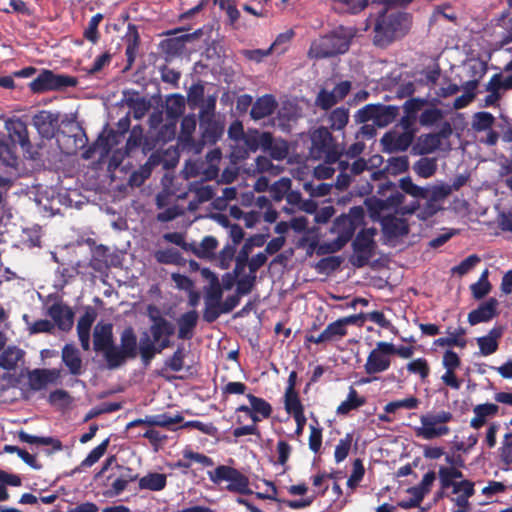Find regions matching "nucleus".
Instances as JSON below:
<instances>
[{
    "mask_svg": "<svg viewBox=\"0 0 512 512\" xmlns=\"http://www.w3.org/2000/svg\"><path fill=\"white\" fill-rule=\"evenodd\" d=\"M146 315L150 321L149 334L144 333L140 338L139 353L143 363L149 365L156 354L172 346L170 338L175 334L176 327L154 304L147 306Z\"/></svg>",
    "mask_w": 512,
    "mask_h": 512,
    "instance_id": "nucleus-1",
    "label": "nucleus"
},
{
    "mask_svg": "<svg viewBox=\"0 0 512 512\" xmlns=\"http://www.w3.org/2000/svg\"><path fill=\"white\" fill-rule=\"evenodd\" d=\"M365 212L361 206H353L347 214H341L333 221L331 232L337 237L330 243L320 245L319 255L334 253L341 250L354 236L358 227L364 224Z\"/></svg>",
    "mask_w": 512,
    "mask_h": 512,
    "instance_id": "nucleus-2",
    "label": "nucleus"
},
{
    "mask_svg": "<svg viewBox=\"0 0 512 512\" xmlns=\"http://www.w3.org/2000/svg\"><path fill=\"white\" fill-rule=\"evenodd\" d=\"M354 32L350 28L339 26L330 33L314 41L309 49V56L316 59H325L349 50Z\"/></svg>",
    "mask_w": 512,
    "mask_h": 512,
    "instance_id": "nucleus-3",
    "label": "nucleus"
},
{
    "mask_svg": "<svg viewBox=\"0 0 512 512\" xmlns=\"http://www.w3.org/2000/svg\"><path fill=\"white\" fill-rule=\"evenodd\" d=\"M102 476H105L103 484L109 487L106 495L110 497L120 495L127 488V485L138 477L132 468L119 464L116 455L106 458L95 478Z\"/></svg>",
    "mask_w": 512,
    "mask_h": 512,
    "instance_id": "nucleus-4",
    "label": "nucleus"
},
{
    "mask_svg": "<svg viewBox=\"0 0 512 512\" xmlns=\"http://www.w3.org/2000/svg\"><path fill=\"white\" fill-rule=\"evenodd\" d=\"M309 156L313 160H323L335 164L343 158V148L333 137L328 127L319 126L310 133Z\"/></svg>",
    "mask_w": 512,
    "mask_h": 512,
    "instance_id": "nucleus-5",
    "label": "nucleus"
},
{
    "mask_svg": "<svg viewBox=\"0 0 512 512\" xmlns=\"http://www.w3.org/2000/svg\"><path fill=\"white\" fill-rule=\"evenodd\" d=\"M408 30V14L402 12L388 14L381 11L374 24L373 43L379 47L390 44L397 35L405 34Z\"/></svg>",
    "mask_w": 512,
    "mask_h": 512,
    "instance_id": "nucleus-6",
    "label": "nucleus"
},
{
    "mask_svg": "<svg viewBox=\"0 0 512 512\" xmlns=\"http://www.w3.org/2000/svg\"><path fill=\"white\" fill-rule=\"evenodd\" d=\"M183 420L184 418H135L126 425V429L130 430L135 427L145 428L143 438L148 439L150 444L157 448L167 439V435L162 433L158 428L177 431V425Z\"/></svg>",
    "mask_w": 512,
    "mask_h": 512,
    "instance_id": "nucleus-7",
    "label": "nucleus"
},
{
    "mask_svg": "<svg viewBox=\"0 0 512 512\" xmlns=\"http://www.w3.org/2000/svg\"><path fill=\"white\" fill-rule=\"evenodd\" d=\"M375 227L362 228L352 242L354 255L351 257V263L356 268L366 266L375 254L376 241L374 237L377 235Z\"/></svg>",
    "mask_w": 512,
    "mask_h": 512,
    "instance_id": "nucleus-8",
    "label": "nucleus"
},
{
    "mask_svg": "<svg viewBox=\"0 0 512 512\" xmlns=\"http://www.w3.org/2000/svg\"><path fill=\"white\" fill-rule=\"evenodd\" d=\"M209 479L214 484L223 481L228 482L226 489L243 495H250L253 491L249 488V478L234 467L219 465L214 471L208 472Z\"/></svg>",
    "mask_w": 512,
    "mask_h": 512,
    "instance_id": "nucleus-9",
    "label": "nucleus"
},
{
    "mask_svg": "<svg viewBox=\"0 0 512 512\" xmlns=\"http://www.w3.org/2000/svg\"><path fill=\"white\" fill-rule=\"evenodd\" d=\"M77 83L76 77L55 74L51 70L44 69L29 83V88L33 93L39 94L47 91H57L68 87H75Z\"/></svg>",
    "mask_w": 512,
    "mask_h": 512,
    "instance_id": "nucleus-10",
    "label": "nucleus"
},
{
    "mask_svg": "<svg viewBox=\"0 0 512 512\" xmlns=\"http://www.w3.org/2000/svg\"><path fill=\"white\" fill-rule=\"evenodd\" d=\"M137 336L133 327L124 328L120 335V346L115 345L110 355V368L116 369L126 363L128 359H135L138 355Z\"/></svg>",
    "mask_w": 512,
    "mask_h": 512,
    "instance_id": "nucleus-11",
    "label": "nucleus"
},
{
    "mask_svg": "<svg viewBox=\"0 0 512 512\" xmlns=\"http://www.w3.org/2000/svg\"><path fill=\"white\" fill-rule=\"evenodd\" d=\"M114 346L113 325L111 323H97L93 332V349L97 353L103 354L108 368H110V355L113 354Z\"/></svg>",
    "mask_w": 512,
    "mask_h": 512,
    "instance_id": "nucleus-12",
    "label": "nucleus"
},
{
    "mask_svg": "<svg viewBox=\"0 0 512 512\" xmlns=\"http://www.w3.org/2000/svg\"><path fill=\"white\" fill-rule=\"evenodd\" d=\"M237 130L241 135L245 148H241L235 151L237 158L245 159L248 157L249 152H256L259 148L262 150L271 144V133L270 132H259L258 130H248L244 132L242 125L238 124Z\"/></svg>",
    "mask_w": 512,
    "mask_h": 512,
    "instance_id": "nucleus-13",
    "label": "nucleus"
},
{
    "mask_svg": "<svg viewBox=\"0 0 512 512\" xmlns=\"http://www.w3.org/2000/svg\"><path fill=\"white\" fill-rule=\"evenodd\" d=\"M391 347H388V342L379 341L376 347L369 353L366 363L364 365L365 372L368 375L382 373L389 369L391 365L390 354Z\"/></svg>",
    "mask_w": 512,
    "mask_h": 512,
    "instance_id": "nucleus-14",
    "label": "nucleus"
},
{
    "mask_svg": "<svg viewBox=\"0 0 512 512\" xmlns=\"http://www.w3.org/2000/svg\"><path fill=\"white\" fill-rule=\"evenodd\" d=\"M421 425L415 427V435L423 439H435L449 434L447 426L451 418H420Z\"/></svg>",
    "mask_w": 512,
    "mask_h": 512,
    "instance_id": "nucleus-15",
    "label": "nucleus"
},
{
    "mask_svg": "<svg viewBox=\"0 0 512 512\" xmlns=\"http://www.w3.org/2000/svg\"><path fill=\"white\" fill-rule=\"evenodd\" d=\"M201 138L197 141L194 153L198 154L205 145H214L223 134V126L211 118L200 120Z\"/></svg>",
    "mask_w": 512,
    "mask_h": 512,
    "instance_id": "nucleus-16",
    "label": "nucleus"
},
{
    "mask_svg": "<svg viewBox=\"0 0 512 512\" xmlns=\"http://www.w3.org/2000/svg\"><path fill=\"white\" fill-rule=\"evenodd\" d=\"M33 124L42 138L52 139L59 129V114L42 110L34 115Z\"/></svg>",
    "mask_w": 512,
    "mask_h": 512,
    "instance_id": "nucleus-17",
    "label": "nucleus"
},
{
    "mask_svg": "<svg viewBox=\"0 0 512 512\" xmlns=\"http://www.w3.org/2000/svg\"><path fill=\"white\" fill-rule=\"evenodd\" d=\"M414 137V131L397 132L392 130L384 134L381 142L389 152H403L410 147Z\"/></svg>",
    "mask_w": 512,
    "mask_h": 512,
    "instance_id": "nucleus-18",
    "label": "nucleus"
},
{
    "mask_svg": "<svg viewBox=\"0 0 512 512\" xmlns=\"http://www.w3.org/2000/svg\"><path fill=\"white\" fill-rule=\"evenodd\" d=\"M348 333L347 328L343 324L341 318L328 324V326L318 336H305V343L322 344L325 342L337 341L342 339Z\"/></svg>",
    "mask_w": 512,
    "mask_h": 512,
    "instance_id": "nucleus-19",
    "label": "nucleus"
},
{
    "mask_svg": "<svg viewBox=\"0 0 512 512\" xmlns=\"http://www.w3.org/2000/svg\"><path fill=\"white\" fill-rule=\"evenodd\" d=\"M47 314L60 330L69 331L73 327L74 312L69 306L56 302L48 308Z\"/></svg>",
    "mask_w": 512,
    "mask_h": 512,
    "instance_id": "nucleus-20",
    "label": "nucleus"
},
{
    "mask_svg": "<svg viewBox=\"0 0 512 512\" xmlns=\"http://www.w3.org/2000/svg\"><path fill=\"white\" fill-rule=\"evenodd\" d=\"M196 124V118L194 115H187L183 117L178 135V145L182 150L194 153V149L197 146V141H195L193 137Z\"/></svg>",
    "mask_w": 512,
    "mask_h": 512,
    "instance_id": "nucleus-21",
    "label": "nucleus"
},
{
    "mask_svg": "<svg viewBox=\"0 0 512 512\" xmlns=\"http://www.w3.org/2000/svg\"><path fill=\"white\" fill-rule=\"evenodd\" d=\"M498 300L496 298H489L481 303L476 309L468 314V322L474 326L479 323L488 322L497 316Z\"/></svg>",
    "mask_w": 512,
    "mask_h": 512,
    "instance_id": "nucleus-22",
    "label": "nucleus"
},
{
    "mask_svg": "<svg viewBox=\"0 0 512 512\" xmlns=\"http://www.w3.org/2000/svg\"><path fill=\"white\" fill-rule=\"evenodd\" d=\"M378 194L383 197L389 210H394L395 212L400 213V208L405 196L398 190L395 183L388 180L380 184Z\"/></svg>",
    "mask_w": 512,
    "mask_h": 512,
    "instance_id": "nucleus-23",
    "label": "nucleus"
},
{
    "mask_svg": "<svg viewBox=\"0 0 512 512\" xmlns=\"http://www.w3.org/2000/svg\"><path fill=\"white\" fill-rule=\"evenodd\" d=\"M383 234L388 239H395L406 236L409 233V226L405 219L394 215H387L380 220Z\"/></svg>",
    "mask_w": 512,
    "mask_h": 512,
    "instance_id": "nucleus-24",
    "label": "nucleus"
},
{
    "mask_svg": "<svg viewBox=\"0 0 512 512\" xmlns=\"http://www.w3.org/2000/svg\"><path fill=\"white\" fill-rule=\"evenodd\" d=\"M452 492L457 495L451 499L458 507L457 510L468 512L470 510L469 499L475 494V483L468 479H462L458 485H455Z\"/></svg>",
    "mask_w": 512,
    "mask_h": 512,
    "instance_id": "nucleus-25",
    "label": "nucleus"
},
{
    "mask_svg": "<svg viewBox=\"0 0 512 512\" xmlns=\"http://www.w3.org/2000/svg\"><path fill=\"white\" fill-rule=\"evenodd\" d=\"M123 39L126 44L125 56L127 64L125 70H129L135 62L140 46V35L135 24H128L127 32Z\"/></svg>",
    "mask_w": 512,
    "mask_h": 512,
    "instance_id": "nucleus-26",
    "label": "nucleus"
},
{
    "mask_svg": "<svg viewBox=\"0 0 512 512\" xmlns=\"http://www.w3.org/2000/svg\"><path fill=\"white\" fill-rule=\"evenodd\" d=\"M199 314L196 310H190L183 313L177 319L178 333L177 337L182 340H190L194 336L195 328L198 324Z\"/></svg>",
    "mask_w": 512,
    "mask_h": 512,
    "instance_id": "nucleus-27",
    "label": "nucleus"
},
{
    "mask_svg": "<svg viewBox=\"0 0 512 512\" xmlns=\"http://www.w3.org/2000/svg\"><path fill=\"white\" fill-rule=\"evenodd\" d=\"M504 329L502 326L493 327L487 335L478 337L477 344L479 347L480 354L488 356L495 353L498 350V340L502 337Z\"/></svg>",
    "mask_w": 512,
    "mask_h": 512,
    "instance_id": "nucleus-28",
    "label": "nucleus"
},
{
    "mask_svg": "<svg viewBox=\"0 0 512 512\" xmlns=\"http://www.w3.org/2000/svg\"><path fill=\"white\" fill-rule=\"evenodd\" d=\"M277 108V102L273 95L265 94L253 103L250 116L254 120H260L272 115Z\"/></svg>",
    "mask_w": 512,
    "mask_h": 512,
    "instance_id": "nucleus-29",
    "label": "nucleus"
},
{
    "mask_svg": "<svg viewBox=\"0 0 512 512\" xmlns=\"http://www.w3.org/2000/svg\"><path fill=\"white\" fill-rule=\"evenodd\" d=\"M62 362L69 373L78 376L82 373V359L79 350L72 344H66L62 349Z\"/></svg>",
    "mask_w": 512,
    "mask_h": 512,
    "instance_id": "nucleus-30",
    "label": "nucleus"
},
{
    "mask_svg": "<svg viewBox=\"0 0 512 512\" xmlns=\"http://www.w3.org/2000/svg\"><path fill=\"white\" fill-rule=\"evenodd\" d=\"M60 149L66 154L76 153L79 148H83L87 142L84 132L74 134L72 136L66 135L62 132L57 139Z\"/></svg>",
    "mask_w": 512,
    "mask_h": 512,
    "instance_id": "nucleus-31",
    "label": "nucleus"
},
{
    "mask_svg": "<svg viewBox=\"0 0 512 512\" xmlns=\"http://www.w3.org/2000/svg\"><path fill=\"white\" fill-rule=\"evenodd\" d=\"M376 115L374 125L383 128L395 121L399 115V107L396 105L376 104Z\"/></svg>",
    "mask_w": 512,
    "mask_h": 512,
    "instance_id": "nucleus-32",
    "label": "nucleus"
},
{
    "mask_svg": "<svg viewBox=\"0 0 512 512\" xmlns=\"http://www.w3.org/2000/svg\"><path fill=\"white\" fill-rule=\"evenodd\" d=\"M8 130L9 135L6 138L11 140L12 144L16 146V143H18L23 148L30 145L27 126L23 121L17 120L12 122Z\"/></svg>",
    "mask_w": 512,
    "mask_h": 512,
    "instance_id": "nucleus-33",
    "label": "nucleus"
},
{
    "mask_svg": "<svg viewBox=\"0 0 512 512\" xmlns=\"http://www.w3.org/2000/svg\"><path fill=\"white\" fill-rule=\"evenodd\" d=\"M108 258L109 248L102 244L97 245L92 250V255L88 265L96 272H103L109 268Z\"/></svg>",
    "mask_w": 512,
    "mask_h": 512,
    "instance_id": "nucleus-34",
    "label": "nucleus"
},
{
    "mask_svg": "<svg viewBox=\"0 0 512 512\" xmlns=\"http://www.w3.org/2000/svg\"><path fill=\"white\" fill-rule=\"evenodd\" d=\"M162 52L168 57H177L182 55L186 49V41L182 34L164 39L160 43Z\"/></svg>",
    "mask_w": 512,
    "mask_h": 512,
    "instance_id": "nucleus-35",
    "label": "nucleus"
},
{
    "mask_svg": "<svg viewBox=\"0 0 512 512\" xmlns=\"http://www.w3.org/2000/svg\"><path fill=\"white\" fill-rule=\"evenodd\" d=\"M16 146L6 136L0 137V163L7 167H16L18 157L15 152Z\"/></svg>",
    "mask_w": 512,
    "mask_h": 512,
    "instance_id": "nucleus-36",
    "label": "nucleus"
},
{
    "mask_svg": "<svg viewBox=\"0 0 512 512\" xmlns=\"http://www.w3.org/2000/svg\"><path fill=\"white\" fill-rule=\"evenodd\" d=\"M349 122V109L338 107L332 110L328 115L329 130L342 131Z\"/></svg>",
    "mask_w": 512,
    "mask_h": 512,
    "instance_id": "nucleus-37",
    "label": "nucleus"
},
{
    "mask_svg": "<svg viewBox=\"0 0 512 512\" xmlns=\"http://www.w3.org/2000/svg\"><path fill=\"white\" fill-rule=\"evenodd\" d=\"M18 438L20 441L28 443V444H38V445H51L53 451H61L63 448L62 442L59 439L53 437H41L30 435L26 433L24 430H20L18 432Z\"/></svg>",
    "mask_w": 512,
    "mask_h": 512,
    "instance_id": "nucleus-38",
    "label": "nucleus"
},
{
    "mask_svg": "<svg viewBox=\"0 0 512 512\" xmlns=\"http://www.w3.org/2000/svg\"><path fill=\"white\" fill-rule=\"evenodd\" d=\"M167 478L162 473H149L139 480V488L160 491L166 487Z\"/></svg>",
    "mask_w": 512,
    "mask_h": 512,
    "instance_id": "nucleus-39",
    "label": "nucleus"
},
{
    "mask_svg": "<svg viewBox=\"0 0 512 512\" xmlns=\"http://www.w3.org/2000/svg\"><path fill=\"white\" fill-rule=\"evenodd\" d=\"M56 372L46 369H36L29 374L30 386L35 390L44 388L49 382L53 380Z\"/></svg>",
    "mask_w": 512,
    "mask_h": 512,
    "instance_id": "nucleus-40",
    "label": "nucleus"
},
{
    "mask_svg": "<svg viewBox=\"0 0 512 512\" xmlns=\"http://www.w3.org/2000/svg\"><path fill=\"white\" fill-rule=\"evenodd\" d=\"M413 170L421 178H430L437 171V159L422 157L414 163Z\"/></svg>",
    "mask_w": 512,
    "mask_h": 512,
    "instance_id": "nucleus-41",
    "label": "nucleus"
},
{
    "mask_svg": "<svg viewBox=\"0 0 512 512\" xmlns=\"http://www.w3.org/2000/svg\"><path fill=\"white\" fill-rule=\"evenodd\" d=\"M489 270L485 269L477 282L470 285V290L473 297L477 300L484 298L492 289V285L488 280Z\"/></svg>",
    "mask_w": 512,
    "mask_h": 512,
    "instance_id": "nucleus-42",
    "label": "nucleus"
},
{
    "mask_svg": "<svg viewBox=\"0 0 512 512\" xmlns=\"http://www.w3.org/2000/svg\"><path fill=\"white\" fill-rule=\"evenodd\" d=\"M399 187L404 193L416 199H426L429 196V190L413 183L411 177L409 176L400 179Z\"/></svg>",
    "mask_w": 512,
    "mask_h": 512,
    "instance_id": "nucleus-43",
    "label": "nucleus"
},
{
    "mask_svg": "<svg viewBox=\"0 0 512 512\" xmlns=\"http://www.w3.org/2000/svg\"><path fill=\"white\" fill-rule=\"evenodd\" d=\"M23 355L22 350L16 347H8L0 354V367L6 370L14 369Z\"/></svg>",
    "mask_w": 512,
    "mask_h": 512,
    "instance_id": "nucleus-44",
    "label": "nucleus"
},
{
    "mask_svg": "<svg viewBox=\"0 0 512 512\" xmlns=\"http://www.w3.org/2000/svg\"><path fill=\"white\" fill-rule=\"evenodd\" d=\"M284 406L290 416H304V408L297 391L285 392Z\"/></svg>",
    "mask_w": 512,
    "mask_h": 512,
    "instance_id": "nucleus-45",
    "label": "nucleus"
},
{
    "mask_svg": "<svg viewBox=\"0 0 512 512\" xmlns=\"http://www.w3.org/2000/svg\"><path fill=\"white\" fill-rule=\"evenodd\" d=\"M441 145V141L435 133L421 135L418 140V154L426 155L437 150Z\"/></svg>",
    "mask_w": 512,
    "mask_h": 512,
    "instance_id": "nucleus-46",
    "label": "nucleus"
},
{
    "mask_svg": "<svg viewBox=\"0 0 512 512\" xmlns=\"http://www.w3.org/2000/svg\"><path fill=\"white\" fill-rule=\"evenodd\" d=\"M121 137L122 133L110 129L106 134H100L94 145L101 148L104 153H109L120 142Z\"/></svg>",
    "mask_w": 512,
    "mask_h": 512,
    "instance_id": "nucleus-47",
    "label": "nucleus"
},
{
    "mask_svg": "<svg viewBox=\"0 0 512 512\" xmlns=\"http://www.w3.org/2000/svg\"><path fill=\"white\" fill-rule=\"evenodd\" d=\"M263 152L268 153L275 160H284L288 155L287 142L282 139H274L271 135V144L264 147Z\"/></svg>",
    "mask_w": 512,
    "mask_h": 512,
    "instance_id": "nucleus-48",
    "label": "nucleus"
},
{
    "mask_svg": "<svg viewBox=\"0 0 512 512\" xmlns=\"http://www.w3.org/2000/svg\"><path fill=\"white\" fill-rule=\"evenodd\" d=\"M419 403H420V401L418 398L411 396V397H408L405 399L395 400V401H391V402L387 403L384 407V411H385V413H388V414H394L399 409H402V408L412 410V409H416L418 407Z\"/></svg>",
    "mask_w": 512,
    "mask_h": 512,
    "instance_id": "nucleus-49",
    "label": "nucleus"
},
{
    "mask_svg": "<svg viewBox=\"0 0 512 512\" xmlns=\"http://www.w3.org/2000/svg\"><path fill=\"white\" fill-rule=\"evenodd\" d=\"M291 180L287 177H282L273 183L270 187V196L274 201H281L291 189Z\"/></svg>",
    "mask_w": 512,
    "mask_h": 512,
    "instance_id": "nucleus-50",
    "label": "nucleus"
},
{
    "mask_svg": "<svg viewBox=\"0 0 512 512\" xmlns=\"http://www.w3.org/2000/svg\"><path fill=\"white\" fill-rule=\"evenodd\" d=\"M335 164L337 165V170L339 171L335 186L339 190H345L351 183V174L347 172L349 168V162L347 160H343V158H340Z\"/></svg>",
    "mask_w": 512,
    "mask_h": 512,
    "instance_id": "nucleus-51",
    "label": "nucleus"
},
{
    "mask_svg": "<svg viewBox=\"0 0 512 512\" xmlns=\"http://www.w3.org/2000/svg\"><path fill=\"white\" fill-rule=\"evenodd\" d=\"M110 439L106 438L98 446L90 451L87 457L81 462V466L84 468L91 467L97 463L100 458L106 453Z\"/></svg>",
    "mask_w": 512,
    "mask_h": 512,
    "instance_id": "nucleus-52",
    "label": "nucleus"
},
{
    "mask_svg": "<svg viewBox=\"0 0 512 512\" xmlns=\"http://www.w3.org/2000/svg\"><path fill=\"white\" fill-rule=\"evenodd\" d=\"M177 427H178V430L184 429V428H194V429L199 430L201 433L212 436V437L219 436V431L216 426H214L212 423H203L198 420L187 421L183 424L181 422L177 425Z\"/></svg>",
    "mask_w": 512,
    "mask_h": 512,
    "instance_id": "nucleus-53",
    "label": "nucleus"
},
{
    "mask_svg": "<svg viewBox=\"0 0 512 512\" xmlns=\"http://www.w3.org/2000/svg\"><path fill=\"white\" fill-rule=\"evenodd\" d=\"M221 314H225L223 311L221 301H209L205 300V308L203 311V320L207 323L215 322Z\"/></svg>",
    "mask_w": 512,
    "mask_h": 512,
    "instance_id": "nucleus-54",
    "label": "nucleus"
},
{
    "mask_svg": "<svg viewBox=\"0 0 512 512\" xmlns=\"http://www.w3.org/2000/svg\"><path fill=\"white\" fill-rule=\"evenodd\" d=\"M365 402L364 398H360L355 389L351 388L348 397L337 408V412L347 414L351 410L361 406Z\"/></svg>",
    "mask_w": 512,
    "mask_h": 512,
    "instance_id": "nucleus-55",
    "label": "nucleus"
},
{
    "mask_svg": "<svg viewBox=\"0 0 512 512\" xmlns=\"http://www.w3.org/2000/svg\"><path fill=\"white\" fill-rule=\"evenodd\" d=\"M365 205L370 214V217L374 220H381V212L389 210L385 204L383 197H370L365 200Z\"/></svg>",
    "mask_w": 512,
    "mask_h": 512,
    "instance_id": "nucleus-56",
    "label": "nucleus"
},
{
    "mask_svg": "<svg viewBox=\"0 0 512 512\" xmlns=\"http://www.w3.org/2000/svg\"><path fill=\"white\" fill-rule=\"evenodd\" d=\"M154 257L160 264H179L181 260L179 251L174 248L157 250Z\"/></svg>",
    "mask_w": 512,
    "mask_h": 512,
    "instance_id": "nucleus-57",
    "label": "nucleus"
},
{
    "mask_svg": "<svg viewBox=\"0 0 512 512\" xmlns=\"http://www.w3.org/2000/svg\"><path fill=\"white\" fill-rule=\"evenodd\" d=\"M494 116L486 111L477 112L473 116L472 127L475 131H485L491 128L494 123Z\"/></svg>",
    "mask_w": 512,
    "mask_h": 512,
    "instance_id": "nucleus-58",
    "label": "nucleus"
},
{
    "mask_svg": "<svg viewBox=\"0 0 512 512\" xmlns=\"http://www.w3.org/2000/svg\"><path fill=\"white\" fill-rule=\"evenodd\" d=\"M49 402L51 405L57 407L58 409L64 410L68 408L72 403V397L67 391L63 389H57L50 393Z\"/></svg>",
    "mask_w": 512,
    "mask_h": 512,
    "instance_id": "nucleus-59",
    "label": "nucleus"
},
{
    "mask_svg": "<svg viewBox=\"0 0 512 512\" xmlns=\"http://www.w3.org/2000/svg\"><path fill=\"white\" fill-rule=\"evenodd\" d=\"M218 247V240L214 236H205L199 244V258L210 259Z\"/></svg>",
    "mask_w": 512,
    "mask_h": 512,
    "instance_id": "nucleus-60",
    "label": "nucleus"
},
{
    "mask_svg": "<svg viewBox=\"0 0 512 512\" xmlns=\"http://www.w3.org/2000/svg\"><path fill=\"white\" fill-rule=\"evenodd\" d=\"M247 397L250 403V408L252 410L253 416H255L254 413H258L261 416H270L272 412V407L266 400H264L263 398L256 397L252 394H248Z\"/></svg>",
    "mask_w": 512,
    "mask_h": 512,
    "instance_id": "nucleus-61",
    "label": "nucleus"
},
{
    "mask_svg": "<svg viewBox=\"0 0 512 512\" xmlns=\"http://www.w3.org/2000/svg\"><path fill=\"white\" fill-rule=\"evenodd\" d=\"M236 248L234 245L226 244L218 254L217 265L223 270L230 267L232 261L235 258Z\"/></svg>",
    "mask_w": 512,
    "mask_h": 512,
    "instance_id": "nucleus-62",
    "label": "nucleus"
},
{
    "mask_svg": "<svg viewBox=\"0 0 512 512\" xmlns=\"http://www.w3.org/2000/svg\"><path fill=\"white\" fill-rule=\"evenodd\" d=\"M97 317L96 311L88 307L77 323V333H90L91 327Z\"/></svg>",
    "mask_w": 512,
    "mask_h": 512,
    "instance_id": "nucleus-63",
    "label": "nucleus"
},
{
    "mask_svg": "<svg viewBox=\"0 0 512 512\" xmlns=\"http://www.w3.org/2000/svg\"><path fill=\"white\" fill-rule=\"evenodd\" d=\"M339 102L333 91L321 89L316 97V105L322 110H329Z\"/></svg>",
    "mask_w": 512,
    "mask_h": 512,
    "instance_id": "nucleus-64",
    "label": "nucleus"
}]
</instances>
